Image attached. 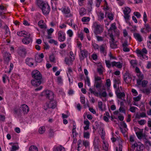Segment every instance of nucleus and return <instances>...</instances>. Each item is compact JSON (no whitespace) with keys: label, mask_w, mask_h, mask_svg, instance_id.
Wrapping results in <instances>:
<instances>
[{"label":"nucleus","mask_w":151,"mask_h":151,"mask_svg":"<svg viewBox=\"0 0 151 151\" xmlns=\"http://www.w3.org/2000/svg\"><path fill=\"white\" fill-rule=\"evenodd\" d=\"M142 92L147 94H149L150 93V90L147 88H144L141 90Z\"/></svg>","instance_id":"30"},{"label":"nucleus","mask_w":151,"mask_h":151,"mask_svg":"<svg viewBox=\"0 0 151 151\" xmlns=\"http://www.w3.org/2000/svg\"><path fill=\"white\" fill-rule=\"evenodd\" d=\"M45 96L49 99L52 100L54 98L53 93L50 91L47 90L45 92Z\"/></svg>","instance_id":"7"},{"label":"nucleus","mask_w":151,"mask_h":151,"mask_svg":"<svg viewBox=\"0 0 151 151\" xmlns=\"http://www.w3.org/2000/svg\"><path fill=\"white\" fill-rule=\"evenodd\" d=\"M95 87L96 88H100L102 86V81L95 82Z\"/></svg>","instance_id":"25"},{"label":"nucleus","mask_w":151,"mask_h":151,"mask_svg":"<svg viewBox=\"0 0 151 151\" xmlns=\"http://www.w3.org/2000/svg\"><path fill=\"white\" fill-rule=\"evenodd\" d=\"M29 151H38V150L36 146L32 145L29 147Z\"/></svg>","instance_id":"27"},{"label":"nucleus","mask_w":151,"mask_h":151,"mask_svg":"<svg viewBox=\"0 0 151 151\" xmlns=\"http://www.w3.org/2000/svg\"><path fill=\"white\" fill-rule=\"evenodd\" d=\"M85 83L87 84L88 86L90 85V82L88 76H86V79H85Z\"/></svg>","instance_id":"39"},{"label":"nucleus","mask_w":151,"mask_h":151,"mask_svg":"<svg viewBox=\"0 0 151 151\" xmlns=\"http://www.w3.org/2000/svg\"><path fill=\"white\" fill-rule=\"evenodd\" d=\"M105 63L106 66L109 68L111 66V64L110 63V61L109 60H105Z\"/></svg>","instance_id":"62"},{"label":"nucleus","mask_w":151,"mask_h":151,"mask_svg":"<svg viewBox=\"0 0 151 151\" xmlns=\"http://www.w3.org/2000/svg\"><path fill=\"white\" fill-rule=\"evenodd\" d=\"M134 35L135 39L139 42H141L142 41V38L140 34L138 33H135L134 34Z\"/></svg>","instance_id":"19"},{"label":"nucleus","mask_w":151,"mask_h":151,"mask_svg":"<svg viewBox=\"0 0 151 151\" xmlns=\"http://www.w3.org/2000/svg\"><path fill=\"white\" fill-rule=\"evenodd\" d=\"M38 57L39 58H40V60H38V59L37 60V62H40L42 60V58L44 57V55H43V54L42 53H41L39 55Z\"/></svg>","instance_id":"40"},{"label":"nucleus","mask_w":151,"mask_h":151,"mask_svg":"<svg viewBox=\"0 0 151 151\" xmlns=\"http://www.w3.org/2000/svg\"><path fill=\"white\" fill-rule=\"evenodd\" d=\"M32 41L31 38H24L22 40V42L24 44H28Z\"/></svg>","instance_id":"23"},{"label":"nucleus","mask_w":151,"mask_h":151,"mask_svg":"<svg viewBox=\"0 0 151 151\" xmlns=\"http://www.w3.org/2000/svg\"><path fill=\"white\" fill-rule=\"evenodd\" d=\"M84 137L88 139L89 138V133L88 132H84Z\"/></svg>","instance_id":"50"},{"label":"nucleus","mask_w":151,"mask_h":151,"mask_svg":"<svg viewBox=\"0 0 151 151\" xmlns=\"http://www.w3.org/2000/svg\"><path fill=\"white\" fill-rule=\"evenodd\" d=\"M32 76L35 79L41 80L42 78V76L40 72L37 70H34L32 72Z\"/></svg>","instance_id":"3"},{"label":"nucleus","mask_w":151,"mask_h":151,"mask_svg":"<svg viewBox=\"0 0 151 151\" xmlns=\"http://www.w3.org/2000/svg\"><path fill=\"white\" fill-rule=\"evenodd\" d=\"M143 20H144L145 23H146V22L147 21V14H146L145 12H144V13Z\"/></svg>","instance_id":"48"},{"label":"nucleus","mask_w":151,"mask_h":151,"mask_svg":"<svg viewBox=\"0 0 151 151\" xmlns=\"http://www.w3.org/2000/svg\"><path fill=\"white\" fill-rule=\"evenodd\" d=\"M110 37L111 38V41L113 42L111 44L110 46L112 48H115L116 47L117 45L116 44L114 43L113 42L114 41V39L113 38V36L112 34L110 35Z\"/></svg>","instance_id":"20"},{"label":"nucleus","mask_w":151,"mask_h":151,"mask_svg":"<svg viewBox=\"0 0 151 151\" xmlns=\"http://www.w3.org/2000/svg\"><path fill=\"white\" fill-rule=\"evenodd\" d=\"M53 151H65V150L63 147L60 146L55 148Z\"/></svg>","instance_id":"24"},{"label":"nucleus","mask_w":151,"mask_h":151,"mask_svg":"<svg viewBox=\"0 0 151 151\" xmlns=\"http://www.w3.org/2000/svg\"><path fill=\"white\" fill-rule=\"evenodd\" d=\"M136 53L138 55H140L142 57V58H144V56L143 54H142V51H140L139 50H136Z\"/></svg>","instance_id":"47"},{"label":"nucleus","mask_w":151,"mask_h":151,"mask_svg":"<svg viewBox=\"0 0 151 151\" xmlns=\"http://www.w3.org/2000/svg\"><path fill=\"white\" fill-rule=\"evenodd\" d=\"M137 76L138 77V79H137V84L140 85L141 84V81L143 79V76L141 73L137 74Z\"/></svg>","instance_id":"16"},{"label":"nucleus","mask_w":151,"mask_h":151,"mask_svg":"<svg viewBox=\"0 0 151 151\" xmlns=\"http://www.w3.org/2000/svg\"><path fill=\"white\" fill-rule=\"evenodd\" d=\"M62 12L65 14H67L66 15V17H70L72 15L70 14V10L67 7H65L63 8Z\"/></svg>","instance_id":"11"},{"label":"nucleus","mask_w":151,"mask_h":151,"mask_svg":"<svg viewBox=\"0 0 151 151\" xmlns=\"http://www.w3.org/2000/svg\"><path fill=\"white\" fill-rule=\"evenodd\" d=\"M18 53L21 56H24L26 53V49L23 47L20 48L19 50Z\"/></svg>","instance_id":"15"},{"label":"nucleus","mask_w":151,"mask_h":151,"mask_svg":"<svg viewBox=\"0 0 151 151\" xmlns=\"http://www.w3.org/2000/svg\"><path fill=\"white\" fill-rule=\"evenodd\" d=\"M93 32L96 35L100 34L103 32V27L100 24L95 22L93 24Z\"/></svg>","instance_id":"2"},{"label":"nucleus","mask_w":151,"mask_h":151,"mask_svg":"<svg viewBox=\"0 0 151 151\" xmlns=\"http://www.w3.org/2000/svg\"><path fill=\"white\" fill-rule=\"evenodd\" d=\"M83 145L85 147H87L89 145V142L88 141L83 140Z\"/></svg>","instance_id":"38"},{"label":"nucleus","mask_w":151,"mask_h":151,"mask_svg":"<svg viewBox=\"0 0 151 151\" xmlns=\"http://www.w3.org/2000/svg\"><path fill=\"white\" fill-rule=\"evenodd\" d=\"M102 0H96V6L97 7H98L99 6Z\"/></svg>","instance_id":"53"},{"label":"nucleus","mask_w":151,"mask_h":151,"mask_svg":"<svg viewBox=\"0 0 151 151\" xmlns=\"http://www.w3.org/2000/svg\"><path fill=\"white\" fill-rule=\"evenodd\" d=\"M41 80H38L37 79L32 80L31 81V83L32 85L35 87H37L39 86L41 83Z\"/></svg>","instance_id":"14"},{"label":"nucleus","mask_w":151,"mask_h":151,"mask_svg":"<svg viewBox=\"0 0 151 151\" xmlns=\"http://www.w3.org/2000/svg\"><path fill=\"white\" fill-rule=\"evenodd\" d=\"M19 149V147L18 145H13L12 146L10 151H16L17 150H18Z\"/></svg>","instance_id":"35"},{"label":"nucleus","mask_w":151,"mask_h":151,"mask_svg":"<svg viewBox=\"0 0 151 151\" xmlns=\"http://www.w3.org/2000/svg\"><path fill=\"white\" fill-rule=\"evenodd\" d=\"M137 109V108L135 107L131 106L129 109V110L131 112L134 113L135 112L136 109Z\"/></svg>","instance_id":"46"},{"label":"nucleus","mask_w":151,"mask_h":151,"mask_svg":"<svg viewBox=\"0 0 151 151\" xmlns=\"http://www.w3.org/2000/svg\"><path fill=\"white\" fill-rule=\"evenodd\" d=\"M136 135L139 139H141L143 135L142 132H136Z\"/></svg>","instance_id":"32"},{"label":"nucleus","mask_w":151,"mask_h":151,"mask_svg":"<svg viewBox=\"0 0 151 151\" xmlns=\"http://www.w3.org/2000/svg\"><path fill=\"white\" fill-rule=\"evenodd\" d=\"M98 106L101 111H102L103 110L102 108V103L101 101L98 102Z\"/></svg>","instance_id":"52"},{"label":"nucleus","mask_w":151,"mask_h":151,"mask_svg":"<svg viewBox=\"0 0 151 151\" xmlns=\"http://www.w3.org/2000/svg\"><path fill=\"white\" fill-rule=\"evenodd\" d=\"M51 100L49 102L46 103L47 106L50 108H54L56 106V102L54 100Z\"/></svg>","instance_id":"10"},{"label":"nucleus","mask_w":151,"mask_h":151,"mask_svg":"<svg viewBox=\"0 0 151 151\" xmlns=\"http://www.w3.org/2000/svg\"><path fill=\"white\" fill-rule=\"evenodd\" d=\"M101 79V78L100 77L98 76H95L94 77L95 82H99V81H102Z\"/></svg>","instance_id":"41"},{"label":"nucleus","mask_w":151,"mask_h":151,"mask_svg":"<svg viewBox=\"0 0 151 151\" xmlns=\"http://www.w3.org/2000/svg\"><path fill=\"white\" fill-rule=\"evenodd\" d=\"M130 63L134 67L135 66L137 65V62L135 60H132L130 61Z\"/></svg>","instance_id":"43"},{"label":"nucleus","mask_w":151,"mask_h":151,"mask_svg":"<svg viewBox=\"0 0 151 151\" xmlns=\"http://www.w3.org/2000/svg\"><path fill=\"white\" fill-rule=\"evenodd\" d=\"M67 34L69 35L70 37H71L73 35V32L71 30L69 29L68 30Z\"/></svg>","instance_id":"63"},{"label":"nucleus","mask_w":151,"mask_h":151,"mask_svg":"<svg viewBox=\"0 0 151 151\" xmlns=\"http://www.w3.org/2000/svg\"><path fill=\"white\" fill-rule=\"evenodd\" d=\"M130 8L128 7H126L123 10L124 14V17L126 21L128 20L130 17L129 14L131 12Z\"/></svg>","instance_id":"5"},{"label":"nucleus","mask_w":151,"mask_h":151,"mask_svg":"<svg viewBox=\"0 0 151 151\" xmlns=\"http://www.w3.org/2000/svg\"><path fill=\"white\" fill-rule=\"evenodd\" d=\"M38 6L42 9V12L44 14H48L50 10V6L47 3L41 1H39L37 2Z\"/></svg>","instance_id":"1"},{"label":"nucleus","mask_w":151,"mask_h":151,"mask_svg":"<svg viewBox=\"0 0 151 151\" xmlns=\"http://www.w3.org/2000/svg\"><path fill=\"white\" fill-rule=\"evenodd\" d=\"M86 11L85 9L83 8H81L80 10V15H82L85 14Z\"/></svg>","instance_id":"36"},{"label":"nucleus","mask_w":151,"mask_h":151,"mask_svg":"<svg viewBox=\"0 0 151 151\" xmlns=\"http://www.w3.org/2000/svg\"><path fill=\"white\" fill-rule=\"evenodd\" d=\"M104 1L105 2L104 6L105 7H105L104 8V10H105V9L108 10L109 9V7L108 6V4H107V3L106 0H104Z\"/></svg>","instance_id":"56"},{"label":"nucleus","mask_w":151,"mask_h":151,"mask_svg":"<svg viewBox=\"0 0 151 151\" xmlns=\"http://www.w3.org/2000/svg\"><path fill=\"white\" fill-rule=\"evenodd\" d=\"M73 61L74 58H72L71 59L69 57L65 58V60L66 64L68 65H72Z\"/></svg>","instance_id":"17"},{"label":"nucleus","mask_w":151,"mask_h":151,"mask_svg":"<svg viewBox=\"0 0 151 151\" xmlns=\"http://www.w3.org/2000/svg\"><path fill=\"white\" fill-rule=\"evenodd\" d=\"M117 97L119 99H122V98H124L125 96V94L124 92H120L116 93Z\"/></svg>","instance_id":"28"},{"label":"nucleus","mask_w":151,"mask_h":151,"mask_svg":"<svg viewBox=\"0 0 151 151\" xmlns=\"http://www.w3.org/2000/svg\"><path fill=\"white\" fill-rule=\"evenodd\" d=\"M80 59L81 60H83L85 58L87 57L88 55V51L85 50H80Z\"/></svg>","instance_id":"9"},{"label":"nucleus","mask_w":151,"mask_h":151,"mask_svg":"<svg viewBox=\"0 0 151 151\" xmlns=\"http://www.w3.org/2000/svg\"><path fill=\"white\" fill-rule=\"evenodd\" d=\"M141 97V96L139 95L136 97H134L133 99L135 101H138L140 100Z\"/></svg>","instance_id":"55"},{"label":"nucleus","mask_w":151,"mask_h":151,"mask_svg":"<svg viewBox=\"0 0 151 151\" xmlns=\"http://www.w3.org/2000/svg\"><path fill=\"white\" fill-rule=\"evenodd\" d=\"M134 15L136 16L137 18H139L141 17V14L138 12H134Z\"/></svg>","instance_id":"60"},{"label":"nucleus","mask_w":151,"mask_h":151,"mask_svg":"<svg viewBox=\"0 0 151 151\" xmlns=\"http://www.w3.org/2000/svg\"><path fill=\"white\" fill-rule=\"evenodd\" d=\"M50 61L52 62H54L55 60V56L53 54H51L50 56Z\"/></svg>","instance_id":"37"},{"label":"nucleus","mask_w":151,"mask_h":151,"mask_svg":"<svg viewBox=\"0 0 151 151\" xmlns=\"http://www.w3.org/2000/svg\"><path fill=\"white\" fill-rule=\"evenodd\" d=\"M93 47L95 49V50H98L99 48V46L96 43H94L92 45Z\"/></svg>","instance_id":"57"},{"label":"nucleus","mask_w":151,"mask_h":151,"mask_svg":"<svg viewBox=\"0 0 151 151\" xmlns=\"http://www.w3.org/2000/svg\"><path fill=\"white\" fill-rule=\"evenodd\" d=\"M20 108L22 110L24 114H27L29 111V108L28 106L26 104L22 105Z\"/></svg>","instance_id":"12"},{"label":"nucleus","mask_w":151,"mask_h":151,"mask_svg":"<svg viewBox=\"0 0 151 151\" xmlns=\"http://www.w3.org/2000/svg\"><path fill=\"white\" fill-rule=\"evenodd\" d=\"M145 26L146 29L148 31H150L151 30V29L148 24H147L146 23H145Z\"/></svg>","instance_id":"45"},{"label":"nucleus","mask_w":151,"mask_h":151,"mask_svg":"<svg viewBox=\"0 0 151 151\" xmlns=\"http://www.w3.org/2000/svg\"><path fill=\"white\" fill-rule=\"evenodd\" d=\"M124 81L126 83H129L131 81L132 76L129 73L126 72L124 74Z\"/></svg>","instance_id":"4"},{"label":"nucleus","mask_w":151,"mask_h":151,"mask_svg":"<svg viewBox=\"0 0 151 151\" xmlns=\"http://www.w3.org/2000/svg\"><path fill=\"white\" fill-rule=\"evenodd\" d=\"M106 85L108 87H110L111 85V81L109 79H108L106 80Z\"/></svg>","instance_id":"61"},{"label":"nucleus","mask_w":151,"mask_h":151,"mask_svg":"<svg viewBox=\"0 0 151 151\" xmlns=\"http://www.w3.org/2000/svg\"><path fill=\"white\" fill-rule=\"evenodd\" d=\"M14 111L15 113L18 115H19L22 112L21 109L19 107H17L15 108Z\"/></svg>","instance_id":"26"},{"label":"nucleus","mask_w":151,"mask_h":151,"mask_svg":"<svg viewBox=\"0 0 151 151\" xmlns=\"http://www.w3.org/2000/svg\"><path fill=\"white\" fill-rule=\"evenodd\" d=\"M99 96H101L106 97L107 96V93L105 91L103 92L102 93L99 94Z\"/></svg>","instance_id":"58"},{"label":"nucleus","mask_w":151,"mask_h":151,"mask_svg":"<svg viewBox=\"0 0 151 151\" xmlns=\"http://www.w3.org/2000/svg\"><path fill=\"white\" fill-rule=\"evenodd\" d=\"M35 61V60L32 58H27L26 60V64L31 67L33 66Z\"/></svg>","instance_id":"13"},{"label":"nucleus","mask_w":151,"mask_h":151,"mask_svg":"<svg viewBox=\"0 0 151 151\" xmlns=\"http://www.w3.org/2000/svg\"><path fill=\"white\" fill-rule=\"evenodd\" d=\"M103 68L102 66H100L97 68V71L100 75L102 74Z\"/></svg>","instance_id":"34"},{"label":"nucleus","mask_w":151,"mask_h":151,"mask_svg":"<svg viewBox=\"0 0 151 151\" xmlns=\"http://www.w3.org/2000/svg\"><path fill=\"white\" fill-rule=\"evenodd\" d=\"M58 40L60 42H63L65 39V34L62 31H60L58 32Z\"/></svg>","instance_id":"8"},{"label":"nucleus","mask_w":151,"mask_h":151,"mask_svg":"<svg viewBox=\"0 0 151 151\" xmlns=\"http://www.w3.org/2000/svg\"><path fill=\"white\" fill-rule=\"evenodd\" d=\"M146 113L144 112L141 113L139 114L137 113L135 116V117L138 119H139L141 117H146Z\"/></svg>","instance_id":"21"},{"label":"nucleus","mask_w":151,"mask_h":151,"mask_svg":"<svg viewBox=\"0 0 151 151\" xmlns=\"http://www.w3.org/2000/svg\"><path fill=\"white\" fill-rule=\"evenodd\" d=\"M138 122L139 124L141 125H144L146 123V121L144 119H142L140 121H138Z\"/></svg>","instance_id":"49"},{"label":"nucleus","mask_w":151,"mask_h":151,"mask_svg":"<svg viewBox=\"0 0 151 151\" xmlns=\"http://www.w3.org/2000/svg\"><path fill=\"white\" fill-rule=\"evenodd\" d=\"M148 83V81L146 80H143L142 82H141V84L143 87H145Z\"/></svg>","instance_id":"31"},{"label":"nucleus","mask_w":151,"mask_h":151,"mask_svg":"<svg viewBox=\"0 0 151 151\" xmlns=\"http://www.w3.org/2000/svg\"><path fill=\"white\" fill-rule=\"evenodd\" d=\"M11 56L10 54L8 53H5L4 54V60L6 63L8 64L10 60L9 58Z\"/></svg>","instance_id":"18"},{"label":"nucleus","mask_w":151,"mask_h":151,"mask_svg":"<svg viewBox=\"0 0 151 151\" xmlns=\"http://www.w3.org/2000/svg\"><path fill=\"white\" fill-rule=\"evenodd\" d=\"M99 50L100 52L104 56H106L107 54V47L106 44H103L99 46Z\"/></svg>","instance_id":"6"},{"label":"nucleus","mask_w":151,"mask_h":151,"mask_svg":"<svg viewBox=\"0 0 151 151\" xmlns=\"http://www.w3.org/2000/svg\"><path fill=\"white\" fill-rule=\"evenodd\" d=\"M116 28L115 25V23H113L111 24V26L109 29V30H114L116 29Z\"/></svg>","instance_id":"44"},{"label":"nucleus","mask_w":151,"mask_h":151,"mask_svg":"<svg viewBox=\"0 0 151 151\" xmlns=\"http://www.w3.org/2000/svg\"><path fill=\"white\" fill-rule=\"evenodd\" d=\"M38 25L39 27L42 29L46 28V26L45 24H44L43 20H41L38 23Z\"/></svg>","instance_id":"22"},{"label":"nucleus","mask_w":151,"mask_h":151,"mask_svg":"<svg viewBox=\"0 0 151 151\" xmlns=\"http://www.w3.org/2000/svg\"><path fill=\"white\" fill-rule=\"evenodd\" d=\"M90 18L89 17H84L82 19V21L84 22H86L90 20Z\"/></svg>","instance_id":"42"},{"label":"nucleus","mask_w":151,"mask_h":151,"mask_svg":"<svg viewBox=\"0 0 151 151\" xmlns=\"http://www.w3.org/2000/svg\"><path fill=\"white\" fill-rule=\"evenodd\" d=\"M103 147L104 150L106 151H107L108 150V146L105 143L103 145Z\"/></svg>","instance_id":"64"},{"label":"nucleus","mask_w":151,"mask_h":151,"mask_svg":"<svg viewBox=\"0 0 151 151\" xmlns=\"http://www.w3.org/2000/svg\"><path fill=\"white\" fill-rule=\"evenodd\" d=\"M3 81L4 83L6 82V79L8 80V77L6 75H4L3 76Z\"/></svg>","instance_id":"54"},{"label":"nucleus","mask_w":151,"mask_h":151,"mask_svg":"<svg viewBox=\"0 0 151 151\" xmlns=\"http://www.w3.org/2000/svg\"><path fill=\"white\" fill-rule=\"evenodd\" d=\"M99 17L101 19H103L104 18V14L102 12H100L99 13Z\"/></svg>","instance_id":"59"},{"label":"nucleus","mask_w":151,"mask_h":151,"mask_svg":"<svg viewBox=\"0 0 151 151\" xmlns=\"http://www.w3.org/2000/svg\"><path fill=\"white\" fill-rule=\"evenodd\" d=\"M45 131V128L44 127H40L39 129V132L40 134L44 133Z\"/></svg>","instance_id":"29"},{"label":"nucleus","mask_w":151,"mask_h":151,"mask_svg":"<svg viewBox=\"0 0 151 151\" xmlns=\"http://www.w3.org/2000/svg\"><path fill=\"white\" fill-rule=\"evenodd\" d=\"M97 40L99 42L103 41L104 40V37H101L98 35L96 36Z\"/></svg>","instance_id":"33"},{"label":"nucleus","mask_w":151,"mask_h":151,"mask_svg":"<svg viewBox=\"0 0 151 151\" xmlns=\"http://www.w3.org/2000/svg\"><path fill=\"white\" fill-rule=\"evenodd\" d=\"M119 110L120 112L125 114L126 113L125 110L124 108V107L120 106Z\"/></svg>","instance_id":"51"}]
</instances>
